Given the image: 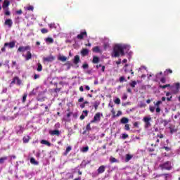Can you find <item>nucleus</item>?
Here are the masks:
<instances>
[{
    "label": "nucleus",
    "mask_w": 180,
    "mask_h": 180,
    "mask_svg": "<svg viewBox=\"0 0 180 180\" xmlns=\"http://www.w3.org/2000/svg\"><path fill=\"white\" fill-rule=\"evenodd\" d=\"M124 49L126 47L120 45V44H117L114 46L112 49V57H123L124 56Z\"/></svg>",
    "instance_id": "f257e3e1"
},
{
    "label": "nucleus",
    "mask_w": 180,
    "mask_h": 180,
    "mask_svg": "<svg viewBox=\"0 0 180 180\" xmlns=\"http://www.w3.org/2000/svg\"><path fill=\"white\" fill-rule=\"evenodd\" d=\"M162 170L166 169V171H171L172 169V166L171 165V162L167 161L163 164L159 165Z\"/></svg>",
    "instance_id": "f03ea898"
},
{
    "label": "nucleus",
    "mask_w": 180,
    "mask_h": 180,
    "mask_svg": "<svg viewBox=\"0 0 180 180\" xmlns=\"http://www.w3.org/2000/svg\"><path fill=\"white\" fill-rule=\"evenodd\" d=\"M143 122L145 123V129H148V127H151V117H144L143 119Z\"/></svg>",
    "instance_id": "7ed1b4c3"
},
{
    "label": "nucleus",
    "mask_w": 180,
    "mask_h": 180,
    "mask_svg": "<svg viewBox=\"0 0 180 180\" xmlns=\"http://www.w3.org/2000/svg\"><path fill=\"white\" fill-rule=\"evenodd\" d=\"M101 116H103V114H101V112L96 113L94 119L90 122V123H96L97 122H101Z\"/></svg>",
    "instance_id": "20e7f679"
},
{
    "label": "nucleus",
    "mask_w": 180,
    "mask_h": 180,
    "mask_svg": "<svg viewBox=\"0 0 180 180\" xmlns=\"http://www.w3.org/2000/svg\"><path fill=\"white\" fill-rule=\"evenodd\" d=\"M16 84L18 86L22 85V80H20V79H19V77H15L14 78H13L11 82V85H13Z\"/></svg>",
    "instance_id": "39448f33"
},
{
    "label": "nucleus",
    "mask_w": 180,
    "mask_h": 180,
    "mask_svg": "<svg viewBox=\"0 0 180 180\" xmlns=\"http://www.w3.org/2000/svg\"><path fill=\"white\" fill-rule=\"evenodd\" d=\"M30 46H20L18 49V53H25V51H29L31 50Z\"/></svg>",
    "instance_id": "423d86ee"
},
{
    "label": "nucleus",
    "mask_w": 180,
    "mask_h": 180,
    "mask_svg": "<svg viewBox=\"0 0 180 180\" xmlns=\"http://www.w3.org/2000/svg\"><path fill=\"white\" fill-rule=\"evenodd\" d=\"M84 37H88V34L86 30L81 32L80 34L77 36V39H78V40H84Z\"/></svg>",
    "instance_id": "0eeeda50"
},
{
    "label": "nucleus",
    "mask_w": 180,
    "mask_h": 180,
    "mask_svg": "<svg viewBox=\"0 0 180 180\" xmlns=\"http://www.w3.org/2000/svg\"><path fill=\"white\" fill-rule=\"evenodd\" d=\"M54 60H56V58L53 56L43 58L44 63H51L54 61Z\"/></svg>",
    "instance_id": "6e6552de"
},
{
    "label": "nucleus",
    "mask_w": 180,
    "mask_h": 180,
    "mask_svg": "<svg viewBox=\"0 0 180 180\" xmlns=\"http://www.w3.org/2000/svg\"><path fill=\"white\" fill-rule=\"evenodd\" d=\"M23 131H25V127H23L22 125H19L17 127L15 133L16 134L20 135L23 134Z\"/></svg>",
    "instance_id": "1a4fd4ad"
},
{
    "label": "nucleus",
    "mask_w": 180,
    "mask_h": 180,
    "mask_svg": "<svg viewBox=\"0 0 180 180\" xmlns=\"http://www.w3.org/2000/svg\"><path fill=\"white\" fill-rule=\"evenodd\" d=\"M179 88H180V84L176 83L175 87H172V94H176L178 92H179Z\"/></svg>",
    "instance_id": "9d476101"
},
{
    "label": "nucleus",
    "mask_w": 180,
    "mask_h": 180,
    "mask_svg": "<svg viewBox=\"0 0 180 180\" xmlns=\"http://www.w3.org/2000/svg\"><path fill=\"white\" fill-rule=\"evenodd\" d=\"M170 130V134H174V133L178 132V127H176L175 125H172L169 127Z\"/></svg>",
    "instance_id": "9b49d317"
},
{
    "label": "nucleus",
    "mask_w": 180,
    "mask_h": 180,
    "mask_svg": "<svg viewBox=\"0 0 180 180\" xmlns=\"http://www.w3.org/2000/svg\"><path fill=\"white\" fill-rule=\"evenodd\" d=\"M22 57L25 58L26 61H29V60H32V52H30V51H27L26 55L23 54Z\"/></svg>",
    "instance_id": "f8f14e48"
},
{
    "label": "nucleus",
    "mask_w": 180,
    "mask_h": 180,
    "mask_svg": "<svg viewBox=\"0 0 180 180\" xmlns=\"http://www.w3.org/2000/svg\"><path fill=\"white\" fill-rule=\"evenodd\" d=\"M4 25L11 28V27H12V25H13V22H12V20L11 19H7L5 20Z\"/></svg>",
    "instance_id": "ddd939ff"
},
{
    "label": "nucleus",
    "mask_w": 180,
    "mask_h": 180,
    "mask_svg": "<svg viewBox=\"0 0 180 180\" xmlns=\"http://www.w3.org/2000/svg\"><path fill=\"white\" fill-rule=\"evenodd\" d=\"M105 169H106V167H105L104 165H101L97 169V172L98 174H103Z\"/></svg>",
    "instance_id": "4468645a"
},
{
    "label": "nucleus",
    "mask_w": 180,
    "mask_h": 180,
    "mask_svg": "<svg viewBox=\"0 0 180 180\" xmlns=\"http://www.w3.org/2000/svg\"><path fill=\"white\" fill-rule=\"evenodd\" d=\"M8 46L9 49H13V47H15V41H11L10 43H8V42L5 43L4 47H8Z\"/></svg>",
    "instance_id": "2eb2a0df"
},
{
    "label": "nucleus",
    "mask_w": 180,
    "mask_h": 180,
    "mask_svg": "<svg viewBox=\"0 0 180 180\" xmlns=\"http://www.w3.org/2000/svg\"><path fill=\"white\" fill-rule=\"evenodd\" d=\"M80 53L82 57H85L86 56H88V54H89V50L86 49H82Z\"/></svg>",
    "instance_id": "dca6fc26"
},
{
    "label": "nucleus",
    "mask_w": 180,
    "mask_h": 180,
    "mask_svg": "<svg viewBox=\"0 0 180 180\" xmlns=\"http://www.w3.org/2000/svg\"><path fill=\"white\" fill-rule=\"evenodd\" d=\"M49 134H51V136H60V131L58 129L51 131Z\"/></svg>",
    "instance_id": "f3484780"
},
{
    "label": "nucleus",
    "mask_w": 180,
    "mask_h": 180,
    "mask_svg": "<svg viewBox=\"0 0 180 180\" xmlns=\"http://www.w3.org/2000/svg\"><path fill=\"white\" fill-rule=\"evenodd\" d=\"M79 61H81V59L79 58V56L76 55L74 58L73 63L77 65V64H79Z\"/></svg>",
    "instance_id": "a211bd4d"
},
{
    "label": "nucleus",
    "mask_w": 180,
    "mask_h": 180,
    "mask_svg": "<svg viewBox=\"0 0 180 180\" xmlns=\"http://www.w3.org/2000/svg\"><path fill=\"white\" fill-rule=\"evenodd\" d=\"M30 136L27 135V136H25L23 138H22V141H23V143L25 144L29 143L30 140Z\"/></svg>",
    "instance_id": "6ab92c4d"
},
{
    "label": "nucleus",
    "mask_w": 180,
    "mask_h": 180,
    "mask_svg": "<svg viewBox=\"0 0 180 180\" xmlns=\"http://www.w3.org/2000/svg\"><path fill=\"white\" fill-rule=\"evenodd\" d=\"M120 123L122 124H127V123H129V119L127 117H122L120 120Z\"/></svg>",
    "instance_id": "aec40b11"
},
{
    "label": "nucleus",
    "mask_w": 180,
    "mask_h": 180,
    "mask_svg": "<svg viewBox=\"0 0 180 180\" xmlns=\"http://www.w3.org/2000/svg\"><path fill=\"white\" fill-rule=\"evenodd\" d=\"M41 144H44L45 146H48V147H51V143H50L48 141H46L44 139H42L41 141Z\"/></svg>",
    "instance_id": "412c9836"
},
{
    "label": "nucleus",
    "mask_w": 180,
    "mask_h": 180,
    "mask_svg": "<svg viewBox=\"0 0 180 180\" xmlns=\"http://www.w3.org/2000/svg\"><path fill=\"white\" fill-rule=\"evenodd\" d=\"M99 61H100L99 57H98V56L93 57V60H92L93 64H98V63H99Z\"/></svg>",
    "instance_id": "4be33fe9"
},
{
    "label": "nucleus",
    "mask_w": 180,
    "mask_h": 180,
    "mask_svg": "<svg viewBox=\"0 0 180 180\" xmlns=\"http://www.w3.org/2000/svg\"><path fill=\"white\" fill-rule=\"evenodd\" d=\"M58 60H59V61H62L63 63H64L67 61V57L64 56H58Z\"/></svg>",
    "instance_id": "5701e85b"
},
{
    "label": "nucleus",
    "mask_w": 180,
    "mask_h": 180,
    "mask_svg": "<svg viewBox=\"0 0 180 180\" xmlns=\"http://www.w3.org/2000/svg\"><path fill=\"white\" fill-rule=\"evenodd\" d=\"M110 162H111V164H113L115 162H119V160L115 158L114 157L111 156L110 157Z\"/></svg>",
    "instance_id": "b1692460"
},
{
    "label": "nucleus",
    "mask_w": 180,
    "mask_h": 180,
    "mask_svg": "<svg viewBox=\"0 0 180 180\" xmlns=\"http://www.w3.org/2000/svg\"><path fill=\"white\" fill-rule=\"evenodd\" d=\"M45 41L46 43H50L51 44L54 43V39H53V38H51V37H47L45 39Z\"/></svg>",
    "instance_id": "393cba45"
},
{
    "label": "nucleus",
    "mask_w": 180,
    "mask_h": 180,
    "mask_svg": "<svg viewBox=\"0 0 180 180\" xmlns=\"http://www.w3.org/2000/svg\"><path fill=\"white\" fill-rule=\"evenodd\" d=\"M11 4V2L8 0H4V2L3 4V8H8L9 5Z\"/></svg>",
    "instance_id": "a878e982"
},
{
    "label": "nucleus",
    "mask_w": 180,
    "mask_h": 180,
    "mask_svg": "<svg viewBox=\"0 0 180 180\" xmlns=\"http://www.w3.org/2000/svg\"><path fill=\"white\" fill-rule=\"evenodd\" d=\"M92 51L94 53H101V49L99 48V46H95L92 49Z\"/></svg>",
    "instance_id": "bb28decb"
},
{
    "label": "nucleus",
    "mask_w": 180,
    "mask_h": 180,
    "mask_svg": "<svg viewBox=\"0 0 180 180\" xmlns=\"http://www.w3.org/2000/svg\"><path fill=\"white\" fill-rule=\"evenodd\" d=\"M72 150V148L71 146H68L65 153H63V155H68V153Z\"/></svg>",
    "instance_id": "cd10ccee"
},
{
    "label": "nucleus",
    "mask_w": 180,
    "mask_h": 180,
    "mask_svg": "<svg viewBox=\"0 0 180 180\" xmlns=\"http://www.w3.org/2000/svg\"><path fill=\"white\" fill-rule=\"evenodd\" d=\"M30 162H31V164H33L34 165H39V162L36 161L34 158H30Z\"/></svg>",
    "instance_id": "c85d7f7f"
},
{
    "label": "nucleus",
    "mask_w": 180,
    "mask_h": 180,
    "mask_svg": "<svg viewBox=\"0 0 180 180\" xmlns=\"http://www.w3.org/2000/svg\"><path fill=\"white\" fill-rule=\"evenodd\" d=\"M131 158H133V155H130V154H127L126 155V158H125V161L126 162H129V161L130 160H131Z\"/></svg>",
    "instance_id": "c756f323"
},
{
    "label": "nucleus",
    "mask_w": 180,
    "mask_h": 180,
    "mask_svg": "<svg viewBox=\"0 0 180 180\" xmlns=\"http://www.w3.org/2000/svg\"><path fill=\"white\" fill-rule=\"evenodd\" d=\"M37 71H38L39 72H40L41 71H43V65H41L40 63L37 64Z\"/></svg>",
    "instance_id": "7c9ffc66"
},
{
    "label": "nucleus",
    "mask_w": 180,
    "mask_h": 180,
    "mask_svg": "<svg viewBox=\"0 0 180 180\" xmlns=\"http://www.w3.org/2000/svg\"><path fill=\"white\" fill-rule=\"evenodd\" d=\"M171 93L167 92L166 93V96H168L166 99L167 101V102H171L172 99V96H170Z\"/></svg>",
    "instance_id": "2f4dec72"
},
{
    "label": "nucleus",
    "mask_w": 180,
    "mask_h": 180,
    "mask_svg": "<svg viewBox=\"0 0 180 180\" xmlns=\"http://www.w3.org/2000/svg\"><path fill=\"white\" fill-rule=\"evenodd\" d=\"M6 160H8L7 156L0 158V164H4L5 161H6Z\"/></svg>",
    "instance_id": "473e14b6"
},
{
    "label": "nucleus",
    "mask_w": 180,
    "mask_h": 180,
    "mask_svg": "<svg viewBox=\"0 0 180 180\" xmlns=\"http://www.w3.org/2000/svg\"><path fill=\"white\" fill-rule=\"evenodd\" d=\"M131 88H136V86L137 85V82L132 81L131 83H129Z\"/></svg>",
    "instance_id": "72a5a7b5"
},
{
    "label": "nucleus",
    "mask_w": 180,
    "mask_h": 180,
    "mask_svg": "<svg viewBox=\"0 0 180 180\" xmlns=\"http://www.w3.org/2000/svg\"><path fill=\"white\" fill-rule=\"evenodd\" d=\"M89 150V147L85 146L82 148L81 151L82 153H88Z\"/></svg>",
    "instance_id": "f704fd0d"
},
{
    "label": "nucleus",
    "mask_w": 180,
    "mask_h": 180,
    "mask_svg": "<svg viewBox=\"0 0 180 180\" xmlns=\"http://www.w3.org/2000/svg\"><path fill=\"white\" fill-rule=\"evenodd\" d=\"M169 86H171V84L160 85L159 88L165 89V88H169Z\"/></svg>",
    "instance_id": "c9c22d12"
},
{
    "label": "nucleus",
    "mask_w": 180,
    "mask_h": 180,
    "mask_svg": "<svg viewBox=\"0 0 180 180\" xmlns=\"http://www.w3.org/2000/svg\"><path fill=\"white\" fill-rule=\"evenodd\" d=\"M159 176H165V179L168 180V176H169V174H159Z\"/></svg>",
    "instance_id": "e433bc0d"
},
{
    "label": "nucleus",
    "mask_w": 180,
    "mask_h": 180,
    "mask_svg": "<svg viewBox=\"0 0 180 180\" xmlns=\"http://www.w3.org/2000/svg\"><path fill=\"white\" fill-rule=\"evenodd\" d=\"M41 32L42 33V34H46V33H49V30L46 28H42L41 30Z\"/></svg>",
    "instance_id": "4c0bfd02"
},
{
    "label": "nucleus",
    "mask_w": 180,
    "mask_h": 180,
    "mask_svg": "<svg viewBox=\"0 0 180 180\" xmlns=\"http://www.w3.org/2000/svg\"><path fill=\"white\" fill-rule=\"evenodd\" d=\"M49 27H50V29H56L57 27L54 22L49 24Z\"/></svg>",
    "instance_id": "58836bf2"
},
{
    "label": "nucleus",
    "mask_w": 180,
    "mask_h": 180,
    "mask_svg": "<svg viewBox=\"0 0 180 180\" xmlns=\"http://www.w3.org/2000/svg\"><path fill=\"white\" fill-rule=\"evenodd\" d=\"M165 74L166 75H168V74H172V70L171 69H167L165 71Z\"/></svg>",
    "instance_id": "ea45409f"
},
{
    "label": "nucleus",
    "mask_w": 180,
    "mask_h": 180,
    "mask_svg": "<svg viewBox=\"0 0 180 180\" xmlns=\"http://www.w3.org/2000/svg\"><path fill=\"white\" fill-rule=\"evenodd\" d=\"M26 98H27V94H24L22 96V103H25V102H26Z\"/></svg>",
    "instance_id": "a19ab883"
},
{
    "label": "nucleus",
    "mask_w": 180,
    "mask_h": 180,
    "mask_svg": "<svg viewBox=\"0 0 180 180\" xmlns=\"http://www.w3.org/2000/svg\"><path fill=\"white\" fill-rule=\"evenodd\" d=\"M114 103L116 105H120V98H117L115 100H114Z\"/></svg>",
    "instance_id": "79ce46f5"
},
{
    "label": "nucleus",
    "mask_w": 180,
    "mask_h": 180,
    "mask_svg": "<svg viewBox=\"0 0 180 180\" xmlns=\"http://www.w3.org/2000/svg\"><path fill=\"white\" fill-rule=\"evenodd\" d=\"M149 110H150V112H151V113H154V112L155 111V107L150 106L149 107Z\"/></svg>",
    "instance_id": "37998d69"
},
{
    "label": "nucleus",
    "mask_w": 180,
    "mask_h": 180,
    "mask_svg": "<svg viewBox=\"0 0 180 180\" xmlns=\"http://www.w3.org/2000/svg\"><path fill=\"white\" fill-rule=\"evenodd\" d=\"M129 138V134H122V139L123 140H126V139Z\"/></svg>",
    "instance_id": "c03bdc74"
},
{
    "label": "nucleus",
    "mask_w": 180,
    "mask_h": 180,
    "mask_svg": "<svg viewBox=\"0 0 180 180\" xmlns=\"http://www.w3.org/2000/svg\"><path fill=\"white\" fill-rule=\"evenodd\" d=\"M161 103H162V101H157L156 103L155 104V106H156V108H160V105H161Z\"/></svg>",
    "instance_id": "a18cd8bd"
},
{
    "label": "nucleus",
    "mask_w": 180,
    "mask_h": 180,
    "mask_svg": "<svg viewBox=\"0 0 180 180\" xmlns=\"http://www.w3.org/2000/svg\"><path fill=\"white\" fill-rule=\"evenodd\" d=\"M86 130H87V131H89L91 130V123L87 124L86 127Z\"/></svg>",
    "instance_id": "49530a36"
},
{
    "label": "nucleus",
    "mask_w": 180,
    "mask_h": 180,
    "mask_svg": "<svg viewBox=\"0 0 180 180\" xmlns=\"http://www.w3.org/2000/svg\"><path fill=\"white\" fill-rule=\"evenodd\" d=\"M124 130H127V131L130 130V124H126L124 125Z\"/></svg>",
    "instance_id": "de8ad7c7"
},
{
    "label": "nucleus",
    "mask_w": 180,
    "mask_h": 180,
    "mask_svg": "<svg viewBox=\"0 0 180 180\" xmlns=\"http://www.w3.org/2000/svg\"><path fill=\"white\" fill-rule=\"evenodd\" d=\"M82 68L84 70H87V68H89V65L87 63L83 64Z\"/></svg>",
    "instance_id": "09e8293b"
},
{
    "label": "nucleus",
    "mask_w": 180,
    "mask_h": 180,
    "mask_svg": "<svg viewBox=\"0 0 180 180\" xmlns=\"http://www.w3.org/2000/svg\"><path fill=\"white\" fill-rule=\"evenodd\" d=\"M126 81H127V80H126V79L124 78V77H120V82H126Z\"/></svg>",
    "instance_id": "8fccbe9b"
},
{
    "label": "nucleus",
    "mask_w": 180,
    "mask_h": 180,
    "mask_svg": "<svg viewBox=\"0 0 180 180\" xmlns=\"http://www.w3.org/2000/svg\"><path fill=\"white\" fill-rule=\"evenodd\" d=\"M160 82H162V84H165V82H167V80L165 79V77H162L160 79Z\"/></svg>",
    "instance_id": "3c124183"
},
{
    "label": "nucleus",
    "mask_w": 180,
    "mask_h": 180,
    "mask_svg": "<svg viewBox=\"0 0 180 180\" xmlns=\"http://www.w3.org/2000/svg\"><path fill=\"white\" fill-rule=\"evenodd\" d=\"M134 127H135L136 129H139V122H136L134 123Z\"/></svg>",
    "instance_id": "603ef678"
},
{
    "label": "nucleus",
    "mask_w": 180,
    "mask_h": 180,
    "mask_svg": "<svg viewBox=\"0 0 180 180\" xmlns=\"http://www.w3.org/2000/svg\"><path fill=\"white\" fill-rule=\"evenodd\" d=\"M122 115V111H118L116 115H114V117H119Z\"/></svg>",
    "instance_id": "864d4df0"
},
{
    "label": "nucleus",
    "mask_w": 180,
    "mask_h": 180,
    "mask_svg": "<svg viewBox=\"0 0 180 180\" xmlns=\"http://www.w3.org/2000/svg\"><path fill=\"white\" fill-rule=\"evenodd\" d=\"M15 13L17 15H22V13H23V11L20 9V10H18L15 12Z\"/></svg>",
    "instance_id": "5fc2aeb1"
},
{
    "label": "nucleus",
    "mask_w": 180,
    "mask_h": 180,
    "mask_svg": "<svg viewBox=\"0 0 180 180\" xmlns=\"http://www.w3.org/2000/svg\"><path fill=\"white\" fill-rule=\"evenodd\" d=\"M27 11H33L34 9V8L33 7V6H30L27 8Z\"/></svg>",
    "instance_id": "6e6d98bb"
},
{
    "label": "nucleus",
    "mask_w": 180,
    "mask_h": 180,
    "mask_svg": "<svg viewBox=\"0 0 180 180\" xmlns=\"http://www.w3.org/2000/svg\"><path fill=\"white\" fill-rule=\"evenodd\" d=\"M38 78H40V75L34 74V79H37Z\"/></svg>",
    "instance_id": "4d7b16f0"
},
{
    "label": "nucleus",
    "mask_w": 180,
    "mask_h": 180,
    "mask_svg": "<svg viewBox=\"0 0 180 180\" xmlns=\"http://www.w3.org/2000/svg\"><path fill=\"white\" fill-rule=\"evenodd\" d=\"M163 148L166 150V151H171V148L168 147V146H165L163 147Z\"/></svg>",
    "instance_id": "13d9d810"
},
{
    "label": "nucleus",
    "mask_w": 180,
    "mask_h": 180,
    "mask_svg": "<svg viewBox=\"0 0 180 180\" xmlns=\"http://www.w3.org/2000/svg\"><path fill=\"white\" fill-rule=\"evenodd\" d=\"M60 91H61V88H56L54 89V92H56V94H58Z\"/></svg>",
    "instance_id": "bf43d9fd"
},
{
    "label": "nucleus",
    "mask_w": 180,
    "mask_h": 180,
    "mask_svg": "<svg viewBox=\"0 0 180 180\" xmlns=\"http://www.w3.org/2000/svg\"><path fill=\"white\" fill-rule=\"evenodd\" d=\"M98 106H99V103H94V108H95V110H98Z\"/></svg>",
    "instance_id": "052dcab7"
},
{
    "label": "nucleus",
    "mask_w": 180,
    "mask_h": 180,
    "mask_svg": "<svg viewBox=\"0 0 180 180\" xmlns=\"http://www.w3.org/2000/svg\"><path fill=\"white\" fill-rule=\"evenodd\" d=\"M161 112V108L160 107H156V113H160Z\"/></svg>",
    "instance_id": "680f3d73"
},
{
    "label": "nucleus",
    "mask_w": 180,
    "mask_h": 180,
    "mask_svg": "<svg viewBox=\"0 0 180 180\" xmlns=\"http://www.w3.org/2000/svg\"><path fill=\"white\" fill-rule=\"evenodd\" d=\"M157 137H159V139H164V135L162 134H160L159 135H157Z\"/></svg>",
    "instance_id": "e2e57ef3"
},
{
    "label": "nucleus",
    "mask_w": 180,
    "mask_h": 180,
    "mask_svg": "<svg viewBox=\"0 0 180 180\" xmlns=\"http://www.w3.org/2000/svg\"><path fill=\"white\" fill-rule=\"evenodd\" d=\"M116 64H117V65L122 64V59H119V60L116 62Z\"/></svg>",
    "instance_id": "0e129e2a"
},
{
    "label": "nucleus",
    "mask_w": 180,
    "mask_h": 180,
    "mask_svg": "<svg viewBox=\"0 0 180 180\" xmlns=\"http://www.w3.org/2000/svg\"><path fill=\"white\" fill-rule=\"evenodd\" d=\"M85 119V115H84V114H82L81 116H80V120H84Z\"/></svg>",
    "instance_id": "69168bd1"
},
{
    "label": "nucleus",
    "mask_w": 180,
    "mask_h": 180,
    "mask_svg": "<svg viewBox=\"0 0 180 180\" xmlns=\"http://www.w3.org/2000/svg\"><path fill=\"white\" fill-rule=\"evenodd\" d=\"M5 47L6 46H4L3 48H1L2 53H5L6 51V49Z\"/></svg>",
    "instance_id": "338daca9"
},
{
    "label": "nucleus",
    "mask_w": 180,
    "mask_h": 180,
    "mask_svg": "<svg viewBox=\"0 0 180 180\" xmlns=\"http://www.w3.org/2000/svg\"><path fill=\"white\" fill-rule=\"evenodd\" d=\"M78 102H84V98L81 97L80 98H79Z\"/></svg>",
    "instance_id": "774afa93"
}]
</instances>
